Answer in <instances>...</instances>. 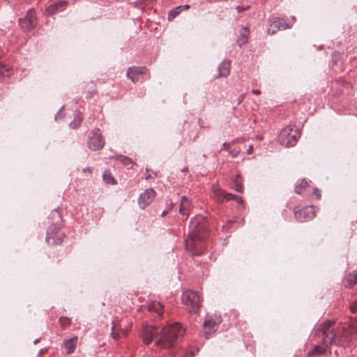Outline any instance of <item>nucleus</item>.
Instances as JSON below:
<instances>
[{
  "mask_svg": "<svg viewBox=\"0 0 357 357\" xmlns=\"http://www.w3.org/2000/svg\"><path fill=\"white\" fill-rule=\"evenodd\" d=\"M231 62L229 60L222 61L218 66V74L216 77H227L230 73Z\"/></svg>",
  "mask_w": 357,
  "mask_h": 357,
  "instance_id": "4468645a",
  "label": "nucleus"
},
{
  "mask_svg": "<svg viewBox=\"0 0 357 357\" xmlns=\"http://www.w3.org/2000/svg\"><path fill=\"white\" fill-rule=\"evenodd\" d=\"M189 206L188 199L185 196H183L181 198V202L179 208V213L182 215H185V211Z\"/></svg>",
  "mask_w": 357,
  "mask_h": 357,
  "instance_id": "a878e982",
  "label": "nucleus"
},
{
  "mask_svg": "<svg viewBox=\"0 0 357 357\" xmlns=\"http://www.w3.org/2000/svg\"><path fill=\"white\" fill-rule=\"evenodd\" d=\"M148 308L149 311H153L160 315L162 312L163 306L159 302L151 301L149 303Z\"/></svg>",
  "mask_w": 357,
  "mask_h": 357,
  "instance_id": "a211bd4d",
  "label": "nucleus"
},
{
  "mask_svg": "<svg viewBox=\"0 0 357 357\" xmlns=\"http://www.w3.org/2000/svg\"><path fill=\"white\" fill-rule=\"evenodd\" d=\"M308 186V183L305 179H302L299 183L295 185V192L301 195L304 192L305 189Z\"/></svg>",
  "mask_w": 357,
  "mask_h": 357,
  "instance_id": "aec40b11",
  "label": "nucleus"
},
{
  "mask_svg": "<svg viewBox=\"0 0 357 357\" xmlns=\"http://www.w3.org/2000/svg\"><path fill=\"white\" fill-rule=\"evenodd\" d=\"M277 22L278 21H274L273 20H272L271 23L270 24L269 26L267 29V33L268 34H274L278 31L280 30V29L278 28L280 26L278 25L279 24Z\"/></svg>",
  "mask_w": 357,
  "mask_h": 357,
  "instance_id": "393cba45",
  "label": "nucleus"
},
{
  "mask_svg": "<svg viewBox=\"0 0 357 357\" xmlns=\"http://www.w3.org/2000/svg\"><path fill=\"white\" fill-rule=\"evenodd\" d=\"M155 191L153 188L146 189L143 193H141L138 197V204L142 209H144L155 199Z\"/></svg>",
  "mask_w": 357,
  "mask_h": 357,
  "instance_id": "9b49d317",
  "label": "nucleus"
},
{
  "mask_svg": "<svg viewBox=\"0 0 357 357\" xmlns=\"http://www.w3.org/2000/svg\"><path fill=\"white\" fill-rule=\"evenodd\" d=\"M172 207H173V204H172L170 206V209L172 208Z\"/></svg>",
  "mask_w": 357,
  "mask_h": 357,
  "instance_id": "4d7b16f0",
  "label": "nucleus"
},
{
  "mask_svg": "<svg viewBox=\"0 0 357 357\" xmlns=\"http://www.w3.org/2000/svg\"><path fill=\"white\" fill-rule=\"evenodd\" d=\"M146 71V67H130L127 71V77L130 78L133 82H135L136 76L144 73Z\"/></svg>",
  "mask_w": 357,
  "mask_h": 357,
  "instance_id": "2eb2a0df",
  "label": "nucleus"
},
{
  "mask_svg": "<svg viewBox=\"0 0 357 357\" xmlns=\"http://www.w3.org/2000/svg\"><path fill=\"white\" fill-rule=\"evenodd\" d=\"M234 201H236L237 203L241 204H243V199L238 195H236Z\"/></svg>",
  "mask_w": 357,
  "mask_h": 357,
  "instance_id": "58836bf2",
  "label": "nucleus"
},
{
  "mask_svg": "<svg viewBox=\"0 0 357 357\" xmlns=\"http://www.w3.org/2000/svg\"><path fill=\"white\" fill-rule=\"evenodd\" d=\"M82 121V117L78 114L74 117V119L70 122L69 126L71 128H76L80 126Z\"/></svg>",
  "mask_w": 357,
  "mask_h": 357,
  "instance_id": "cd10ccee",
  "label": "nucleus"
},
{
  "mask_svg": "<svg viewBox=\"0 0 357 357\" xmlns=\"http://www.w3.org/2000/svg\"><path fill=\"white\" fill-rule=\"evenodd\" d=\"M92 170H93V169H92V168H91V167H85V168L83 169V171H84V172H89V173L92 172Z\"/></svg>",
  "mask_w": 357,
  "mask_h": 357,
  "instance_id": "a18cd8bd",
  "label": "nucleus"
},
{
  "mask_svg": "<svg viewBox=\"0 0 357 357\" xmlns=\"http://www.w3.org/2000/svg\"><path fill=\"white\" fill-rule=\"evenodd\" d=\"M105 145L100 130L96 128L92 130L88 139V146L92 151L101 149Z\"/></svg>",
  "mask_w": 357,
  "mask_h": 357,
  "instance_id": "6e6552de",
  "label": "nucleus"
},
{
  "mask_svg": "<svg viewBox=\"0 0 357 357\" xmlns=\"http://www.w3.org/2000/svg\"><path fill=\"white\" fill-rule=\"evenodd\" d=\"M179 7H181V10H183L188 9L190 8V6L188 4H185V5L179 6Z\"/></svg>",
  "mask_w": 357,
  "mask_h": 357,
  "instance_id": "c03bdc74",
  "label": "nucleus"
},
{
  "mask_svg": "<svg viewBox=\"0 0 357 357\" xmlns=\"http://www.w3.org/2000/svg\"><path fill=\"white\" fill-rule=\"evenodd\" d=\"M135 7H141L143 5H144L146 3L144 2V0H137L135 2L133 3Z\"/></svg>",
  "mask_w": 357,
  "mask_h": 357,
  "instance_id": "72a5a7b5",
  "label": "nucleus"
},
{
  "mask_svg": "<svg viewBox=\"0 0 357 357\" xmlns=\"http://www.w3.org/2000/svg\"><path fill=\"white\" fill-rule=\"evenodd\" d=\"M181 11V7H179V6L170 10L168 14V20H173L180 14Z\"/></svg>",
  "mask_w": 357,
  "mask_h": 357,
  "instance_id": "5701e85b",
  "label": "nucleus"
},
{
  "mask_svg": "<svg viewBox=\"0 0 357 357\" xmlns=\"http://www.w3.org/2000/svg\"><path fill=\"white\" fill-rule=\"evenodd\" d=\"M3 54V52L2 51L0 50V57H1Z\"/></svg>",
  "mask_w": 357,
  "mask_h": 357,
  "instance_id": "864d4df0",
  "label": "nucleus"
},
{
  "mask_svg": "<svg viewBox=\"0 0 357 357\" xmlns=\"http://www.w3.org/2000/svg\"><path fill=\"white\" fill-rule=\"evenodd\" d=\"M113 158L115 159L116 160H119L124 166H132V164L134 163L131 158L125 155H119L114 156Z\"/></svg>",
  "mask_w": 357,
  "mask_h": 357,
  "instance_id": "6ab92c4d",
  "label": "nucleus"
},
{
  "mask_svg": "<svg viewBox=\"0 0 357 357\" xmlns=\"http://www.w3.org/2000/svg\"><path fill=\"white\" fill-rule=\"evenodd\" d=\"M39 341H40V338L36 339V340L33 341V344H38V343L39 342Z\"/></svg>",
  "mask_w": 357,
  "mask_h": 357,
  "instance_id": "09e8293b",
  "label": "nucleus"
},
{
  "mask_svg": "<svg viewBox=\"0 0 357 357\" xmlns=\"http://www.w3.org/2000/svg\"><path fill=\"white\" fill-rule=\"evenodd\" d=\"M349 284L354 285L357 284V274H353L349 275Z\"/></svg>",
  "mask_w": 357,
  "mask_h": 357,
  "instance_id": "2f4dec72",
  "label": "nucleus"
},
{
  "mask_svg": "<svg viewBox=\"0 0 357 357\" xmlns=\"http://www.w3.org/2000/svg\"><path fill=\"white\" fill-rule=\"evenodd\" d=\"M295 218L299 222H306L314 218L315 211L312 206L303 207L301 209L294 211Z\"/></svg>",
  "mask_w": 357,
  "mask_h": 357,
  "instance_id": "1a4fd4ad",
  "label": "nucleus"
},
{
  "mask_svg": "<svg viewBox=\"0 0 357 357\" xmlns=\"http://www.w3.org/2000/svg\"><path fill=\"white\" fill-rule=\"evenodd\" d=\"M300 137V131L292 127L283 128L279 135V140L282 145L287 147L294 146Z\"/></svg>",
  "mask_w": 357,
  "mask_h": 357,
  "instance_id": "423d86ee",
  "label": "nucleus"
},
{
  "mask_svg": "<svg viewBox=\"0 0 357 357\" xmlns=\"http://www.w3.org/2000/svg\"><path fill=\"white\" fill-rule=\"evenodd\" d=\"M229 146H230V145H229V143H227V142H224V143L222 144V146H223L225 149H226L227 150H229Z\"/></svg>",
  "mask_w": 357,
  "mask_h": 357,
  "instance_id": "49530a36",
  "label": "nucleus"
},
{
  "mask_svg": "<svg viewBox=\"0 0 357 357\" xmlns=\"http://www.w3.org/2000/svg\"><path fill=\"white\" fill-rule=\"evenodd\" d=\"M274 21H278L277 22L279 24L280 26L278 28L280 30H284L287 29L291 28V25L287 23L284 19L280 18V17H273V18Z\"/></svg>",
  "mask_w": 357,
  "mask_h": 357,
  "instance_id": "bb28decb",
  "label": "nucleus"
},
{
  "mask_svg": "<svg viewBox=\"0 0 357 357\" xmlns=\"http://www.w3.org/2000/svg\"><path fill=\"white\" fill-rule=\"evenodd\" d=\"M59 323L61 327L66 328L70 325V319L66 317H61L59 319Z\"/></svg>",
  "mask_w": 357,
  "mask_h": 357,
  "instance_id": "c756f323",
  "label": "nucleus"
},
{
  "mask_svg": "<svg viewBox=\"0 0 357 357\" xmlns=\"http://www.w3.org/2000/svg\"><path fill=\"white\" fill-rule=\"evenodd\" d=\"M232 224H233V222H232V221H228L225 225H223V226H222V227H223V228H225V227H227V228H229V227H231Z\"/></svg>",
  "mask_w": 357,
  "mask_h": 357,
  "instance_id": "79ce46f5",
  "label": "nucleus"
},
{
  "mask_svg": "<svg viewBox=\"0 0 357 357\" xmlns=\"http://www.w3.org/2000/svg\"><path fill=\"white\" fill-rule=\"evenodd\" d=\"M222 321L220 316L215 314H206L205 321L203 324V331L205 337L208 339L209 335L216 331V327Z\"/></svg>",
  "mask_w": 357,
  "mask_h": 357,
  "instance_id": "0eeeda50",
  "label": "nucleus"
},
{
  "mask_svg": "<svg viewBox=\"0 0 357 357\" xmlns=\"http://www.w3.org/2000/svg\"><path fill=\"white\" fill-rule=\"evenodd\" d=\"M229 153L231 154V155L233 158H235V157H236L238 155V151H235V150H231V151H229Z\"/></svg>",
  "mask_w": 357,
  "mask_h": 357,
  "instance_id": "a19ab883",
  "label": "nucleus"
},
{
  "mask_svg": "<svg viewBox=\"0 0 357 357\" xmlns=\"http://www.w3.org/2000/svg\"><path fill=\"white\" fill-rule=\"evenodd\" d=\"M234 190L238 192H243V185L242 183L238 182V181H235L234 183Z\"/></svg>",
  "mask_w": 357,
  "mask_h": 357,
  "instance_id": "7c9ffc66",
  "label": "nucleus"
},
{
  "mask_svg": "<svg viewBox=\"0 0 357 357\" xmlns=\"http://www.w3.org/2000/svg\"><path fill=\"white\" fill-rule=\"evenodd\" d=\"M249 34V28L247 26L243 27L241 31H240L239 36L237 39V43L240 47H243V45H245L248 43Z\"/></svg>",
  "mask_w": 357,
  "mask_h": 357,
  "instance_id": "dca6fc26",
  "label": "nucleus"
},
{
  "mask_svg": "<svg viewBox=\"0 0 357 357\" xmlns=\"http://www.w3.org/2000/svg\"><path fill=\"white\" fill-rule=\"evenodd\" d=\"M336 54L340 55V54L339 52H335L333 53V56H336Z\"/></svg>",
  "mask_w": 357,
  "mask_h": 357,
  "instance_id": "603ef678",
  "label": "nucleus"
},
{
  "mask_svg": "<svg viewBox=\"0 0 357 357\" xmlns=\"http://www.w3.org/2000/svg\"><path fill=\"white\" fill-rule=\"evenodd\" d=\"M19 24L23 29L31 30L36 26V17L33 9H29L24 18L19 20Z\"/></svg>",
  "mask_w": 357,
  "mask_h": 357,
  "instance_id": "9d476101",
  "label": "nucleus"
},
{
  "mask_svg": "<svg viewBox=\"0 0 357 357\" xmlns=\"http://www.w3.org/2000/svg\"><path fill=\"white\" fill-rule=\"evenodd\" d=\"M236 197V195H233L231 193H226L225 195V200H227V201L231 200V199L234 200Z\"/></svg>",
  "mask_w": 357,
  "mask_h": 357,
  "instance_id": "473e14b6",
  "label": "nucleus"
},
{
  "mask_svg": "<svg viewBox=\"0 0 357 357\" xmlns=\"http://www.w3.org/2000/svg\"><path fill=\"white\" fill-rule=\"evenodd\" d=\"M185 248L192 256L202 255L205 249V244L198 232H190L185 241Z\"/></svg>",
  "mask_w": 357,
  "mask_h": 357,
  "instance_id": "39448f33",
  "label": "nucleus"
},
{
  "mask_svg": "<svg viewBox=\"0 0 357 357\" xmlns=\"http://www.w3.org/2000/svg\"><path fill=\"white\" fill-rule=\"evenodd\" d=\"M252 93L255 95H259L261 92L259 89H252Z\"/></svg>",
  "mask_w": 357,
  "mask_h": 357,
  "instance_id": "de8ad7c7",
  "label": "nucleus"
},
{
  "mask_svg": "<svg viewBox=\"0 0 357 357\" xmlns=\"http://www.w3.org/2000/svg\"><path fill=\"white\" fill-rule=\"evenodd\" d=\"M13 73V69L10 67L4 65L2 63H0V75L8 77H10Z\"/></svg>",
  "mask_w": 357,
  "mask_h": 357,
  "instance_id": "412c9836",
  "label": "nucleus"
},
{
  "mask_svg": "<svg viewBox=\"0 0 357 357\" xmlns=\"http://www.w3.org/2000/svg\"><path fill=\"white\" fill-rule=\"evenodd\" d=\"M186 171H188V168H187V167H184V168H183V169H181V172H186Z\"/></svg>",
  "mask_w": 357,
  "mask_h": 357,
  "instance_id": "8fccbe9b",
  "label": "nucleus"
},
{
  "mask_svg": "<svg viewBox=\"0 0 357 357\" xmlns=\"http://www.w3.org/2000/svg\"><path fill=\"white\" fill-rule=\"evenodd\" d=\"M253 151V146L252 145H250L248 149H247V153L248 154H251Z\"/></svg>",
  "mask_w": 357,
  "mask_h": 357,
  "instance_id": "37998d69",
  "label": "nucleus"
},
{
  "mask_svg": "<svg viewBox=\"0 0 357 357\" xmlns=\"http://www.w3.org/2000/svg\"><path fill=\"white\" fill-rule=\"evenodd\" d=\"M248 8V7H244V6H237L236 8V9L238 10V13L243 12V11L245 10Z\"/></svg>",
  "mask_w": 357,
  "mask_h": 357,
  "instance_id": "e433bc0d",
  "label": "nucleus"
},
{
  "mask_svg": "<svg viewBox=\"0 0 357 357\" xmlns=\"http://www.w3.org/2000/svg\"><path fill=\"white\" fill-rule=\"evenodd\" d=\"M225 195L221 191H217L215 190L214 192L215 199L218 202H222L225 201Z\"/></svg>",
  "mask_w": 357,
  "mask_h": 357,
  "instance_id": "c85d7f7f",
  "label": "nucleus"
},
{
  "mask_svg": "<svg viewBox=\"0 0 357 357\" xmlns=\"http://www.w3.org/2000/svg\"><path fill=\"white\" fill-rule=\"evenodd\" d=\"M185 309L190 314L198 313L201 306V299L199 294L192 290L185 291L181 296Z\"/></svg>",
  "mask_w": 357,
  "mask_h": 357,
  "instance_id": "20e7f679",
  "label": "nucleus"
},
{
  "mask_svg": "<svg viewBox=\"0 0 357 357\" xmlns=\"http://www.w3.org/2000/svg\"><path fill=\"white\" fill-rule=\"evenodd\" d=\"M313 192L315 195V196H316L317 199H321V193H320V192L319 191V190L317 188H315L314 189V192Z\"/></svg>",
  "mask_w": 357,
  "mask_h": 357,
  "instance_id": "c9c22d12",
  "label": "nucleus"
},
{
  "mask_svg": "<svg viewBox=\"0 0 357 357\" xmlns=\"http://www.w3.org/2000/svg\"><path fill=\"white\" fill-rule=\"evenodd\" d=\"M350 309L354 312H357V300L351 305Z\"/></svg>",
  "mask_w": 357,
  "mask_h": 357,
  "instance_id": "f704fd0d",
  "label": "nucleus"
},
{
  "mask_svg": "<svg viewBox=\"0 0 357 357\" xmlns=\"http://www.w3.org/2000/svg\"><path fill=\"white\" fill-rule=\"evenodd\" d=\"M318 330L321 335H325V341L332 345L346 347L352 341L353 329L348 324H339L336 326L335 321L328 319L323 321Z\"/></svg>",
  "mask_w": 357,
  "mask_h": 357,
  "instance_id": "f03ea898",
  "label": "nucleus"
},
{
  "mask_svg": "<svg viewBox=\"0 0 357 357\" xmlns=\"http://www.w3.org/2000/svg\"><path fill=\"white\" fill-rule=\"evenodd\" d=\"M243 96H242L241 98H240V100L238 102H241L243 100Z\"/></svg>",
  "mask_w": 357,
  "mask_h": 357,
  "instance_id": "6e6d98bb",
  "label": "nucleus"
},
{
  "mask_svg": "<svg viewBox=\"0 0 357 357\" xmlns=\"http://www.w3.org/2000/svg\"><path fill=\"white\" fill-rule=\"evenodd\" d=\"M167 214V211H163L161 215L162 216H165V215Z\"/></svg>",
  "mask_w": 357,
  "mask_h": 357,
  "instance_id": "3c124183",
  "label": "nucleus"
},
{
  "mask_svg": "<svg viewBox=\"0 0 357 357\" xmlns=\"http://www.w3.org/2000/svg\"><path fill=\"white\" fill-rule=\"evenodd\" d=\"M325 335H322V341L321 342L314 347L312 350H311L308 353V356H310L312 355L316 354V355H321L324 354L328 348H329L332 344H329V342L325 341Z\"/></svg>",
  "mask_w": 357,
  "mask_h": 357,
  "instance_id": "f8f14e48",
  "label": "nucleus"
},
{
  "mask_svg": "<svg viewBox=\"0 0 357 357\" xmlns=\"http://www.w3.org/2000/svg\"><path fill=\"white\" fill-rule=\"evenodd\" d=\"M68 4V1H59L54 3L50 4L47 8L46 11L49 15H54L59 11L63 10Z\"/></svg>",
  "mask_w": 357,
  "mask_h": 357,
  "instance_id": "ddd939ff",
  "label": "nucleus"
},
{
  "mask_svg": "<svg viewBox=\"0 0 357 357\" xmlns=\"http://www.w3.org/2000/svg\"><path fill=\"white\" fill-rule=\"evenodd\" d=\"M111 335L113 337L114 339L117 340L119 337V334L114 332V327L112 328V333Z\"/></svg>",
  "mask_w": 357,
  "mask_h": 357,
  "instance_id": "ea45409f",
  "label": "nucleus"
},
{
  "mask_svg": "<svg viewBox=\"0 0 357 357\" xmlns=\"http://www.w3.org/2000/svg\"><path fill=\"white\" fill-rule=\"evenodd\" d=\"M77 337L68 339L64 342L66 348L67 349V354H70L74 352L76 347Z\"/></svg>",
  "mask_w": 357,
  "mask_h": 357,
  "instance_id": "f3484780",
  "label": "nucleus"
},
{
  "mask_svg": "<svg viewBox=\"0 0 357 357\" xmlns=\"http://www.w3.org/2000/svg\"><path fill=\"white\" fill-rule=\"evenodd\" d=\"M157 329L153 326H146L144 328L142 334L143 341L146 344H149L155 336L157 337ZM184 334V329L178 323L169 324L165 326L160 331L155 342V344L166 349L174 347L179 337Z\"/></svg>",
  "mask_w": 357,
  "mask_h": 357,
  "instance_id": "f257e3e1",
  "label": "nucleus"
},
{
  "mask_svg": "<svg viewBox=\"0 0 357 357\" xmlns=\"http://www.w3.org/2000/svg\"><path fill=\"white\" fill-rule=\"evenodd\" d=\"M243 96H242L241 98H240V100L238 102H241L243 100Z\"/></svg>",
  "mask_w": 357,
  "mask_h": 357,
  "instance_id": "5fc2aeb1",
  "label": "nucleus"
},
{
  "mask_svg": "<svg viewBox=\"0 0 357 357\" xmlns=\"http://www.w3.org/2000/svg\"><path fill=\"white\" fill-rule=\"evenodd\" d=\"M63 108V106L61 107V109L56 113L55 115V119H58V118H61L63 116V114L61 112V109Z\"/></svg>",
  "mask_w": 357,
  "mask_h": 357,
  "instance_id": "4c0bfd02",
  "label": "nucleus"
},
{
  "mask_svg": "<svg viewBox=\"0 0 357 357\" xmlns=\"http://www.w3.org/2000/svg\"><path fill=\"white\" fill-rule=\"evenodd\" d=\"M102 178L106 183L108 184H116V181L115 178L112 176L109 171H105L102 174Z\"/></svg>",
  "mask_w": 357,
  "mask_h": 357,
  "instance_id": "b1692460",
  "label": "nucleus"
},
{
  "mask_svg": "<svg viewBox=\"0 0 357 357\" xmlns=\"http://www.w3.org/2000/svg\"><path fill=\"white\" fill-rule=\"evenodd\" d=\"M50 218L52 220V224L47 229L45 241L50 245H59L63 242L65 234H60L56 236V238H55L63 221L62 215L58 211V208L52 211Z\"/></svg>",
  "mask_w": 357,
  "mask_h": 357,
  "instance_id": "7ed1b4c3",
  "label": "nucleus"
},
{
  "mask_svg": "<svg viewBox=\"0 0 357 357\" xmlns=\"http://www.w3.org/2000/svg\"><path fill=\"white\" fill-rule=\"evenodd\" d=\"M202 219V218L200 216H195L192 219L190 222V228L192 230L191 232H197V228L199 225Z\"/></svg>",
  "mask_w": 357,
  "mask_h": 357,
  "instance_id": "4be33fe9",
  "label": "nucleus"
}]
</instances>
